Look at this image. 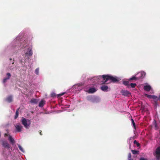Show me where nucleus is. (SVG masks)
I'll return each instance as SVG.
<instances>
[{
    "label": "nucleus",
    "mask_w": 160,
    "mask_h": 160,
    "mask_svg": "<svg viewBox=\"0 0 160 160\" xmlns=\"http://www.w3.org/2000/svg\"><path fill=\"white\" fill-rule=\"evenodd\" d=\"M95 78H96V79H97L99 80L102 79L103 80V81H102L101 84H102L106 83L108 80H110L111 82L113 83L118 82L119 81L116 77L108 75H102V76H99Z\"/></svg>",
    "instance_id": "nucleus-1"
},
{
    "label": "nucleus",
    "mask_w": 160,
    "mask_h": 160,
    "mask_svg": "<svg viewBox=\"0 0 160 160\" xmlns=\"http://www.w3.org/2000/svg\"><path fill=\"white\" fill-rule=\"evenodd\" d=\"M21 122L22 124L27 129H28V128L30 124V121L29 120H28L27 121L26 119L24 118H22L21 120Z\"/></svg>",
    "instance_id": "nucleus-2"
},
{
    "label": "nucleus",
    "mask_w": 160,
    "mask_h": 160,
    "mask_svg": "<svg viewBox=\"0 0 160 160\" xmlns=\"http://www.w3.org/2000/svg\"><path fill=\"white\" fill-rule=\"evenodd\" d=\"M145 75V73L144 72H141L140 73V77H136L135 76H133L131 78H130L129 79V80H138L141 78H143L144 77Z\"/></svg>",
    "instance_id": "nucleus-3"
},
{
    "label": "nucleus",
    "mask_w": 160,
    "mask_h": 160,
    "mask_svg": "<svg viewBox=\"0 0 160 160\" xmlns=\"http://www.w3.org/2000/svg\"><path fill=\"white\" fill-rule=\"evenodd\" d=\"M154 155L157 160H160V146L158 147L156 149Z\"/></svg>",
    "instance_id": "nucleus-4"
},
{
    "label": "nucleus",
    "mask_w": 160,
    "mask_h": 160,
    "mask_svg": "<svg viewBox=\"0 0 160 160\" xmlns=\"http://www.w3.org/2000/svg\"><path fill=\"white\" fill-rule=\"evenodd\" d=\"M83 84L81 83H78L73 86V88H75L77 90H80L82 88Z\"/></svg>",
    "instance_id": "nucleus-5"
},
{
    "label": "nucleus",
    "mask_w": 160,
    "mask_h": 160,
    "mask_svg": "<svg viewBox=\"0 0 160 160\" xmlns=\"http://www.w3.org/2000/svg\"><path fill=\"white\" fill-rule=\"evenodd\" d=\"M122 95L127 97H130L131 95L130 92L127 90H122L121 92Z\"/></svg>",
    "instance_id": "nucleus-6"
},
{
    "label": "nucleus",
    "mask_w": 160,
    "mask_h": 160,
    "mask_svg": "<svg viewBox=\"0 0 160 160\" xmlns=\"http://www.w3.org/2000/svg\"><path fill=\"white\" fill-rule=\"evenodd\" d=\"M15 127L18 132H19L21 131L22 128V126L19 123H17L15 125Z\"/></svg>",
    "instance_id": "nucleus-7"
},
{
    "label": "nucleus",
    "mask_w": 160,
    "mask_h": 160,
    "mask_svg": "<svg viewBox=\"0 0 160 160\" xmlns=\"http://www.w3.org/2000/svg\"><path fill=\"white\" fill-rule=\"evenodd\" d=\"M2 145L3 147L5 148L9 149L10 148V145L8 143L7 141H2Z\"/></svg>",
    "instance_id": "nucleus-8"
},
{
    "label": "nucleus",
    "mask_w": 160,
    "mask_h": 160,
    "mask_svg": "<svg viewBox=\"0 0 160 160\" xmlns=\"http://www.w3.org/2000/svg\"><path fill=\"white\" fill-rule=\"evenodd\" d=\"M32 48H29L28 49V52H26L25 54V58H26L27 56V55L28 54L29 56H31L32 54Z\"/></svg>",
    "instance_id": "nucleus-9"
},
{
    "label": "nucleus",
    "mask_w": 160,
    "mask_h": 160,
    "mask_svg": "<svg viewBox=\"0 0 160 160\" xmlns=\"http://www.w3.org/2000/svg\"><path fill=\"white\" fill-rule=\"evenodd\" d=\"M101 89L103 91L106 92L108 89V86L106 85H103L100 87Z\"/></svg>",
    "instance_id": "nucleus-10"
},
{
    "label": "nucleus",
    "mask_w": 160,
    "mask_h": 160,
    "mask_svg": "<svg viewBox=\"0 0 160 160\" xmlns=\"http://www.w3.org/2000/svg\"><path fill=\"white\" fill-rule=\"evenodd\" d=\"M144 90L147 91H149L151 89V87L149 85H146L143 87Z\"/></svg>",
    "instance_id": "nucleus-11"
},
{
    "label": "nucleus",
    "mask_w": 160,
    "mask_h": 160,
    "mask_svg": "<svg viewBox=\"0 0 160 160\" xmlns=\"http://www.w3.org/2000/svg\"><path fill=\"white\" fill-rule=\"evenodd\" d=\"M8 140L10 141V143L12 144H13L15 143V141L12 137L10 136L9 135Z\"/></svg>",
    "instance_id": "nucleus-12"
},
{
    "label": "nucleus",
    "mask_w": 160,
    "mask_h": 160,
    "mask_svg": "<svg viewBox=\"0 0 160 160\" xmlns=\"http://www.w3.org/2000/svg\"><path fill=\"white\" fill-rule=\"evenodd\" d=\"M6 101L8 102H11L12 101V98L11 96H10L6 99Z\"/></svg>",
    "instance_id": "nucleus-13"
},
{
    "label": "nucleus",
    "mask_w": 160,
    "mask_h": 160,
    "mask_svg": "<svg viewBox=\"0 0 160 160\" xmlns=\"http://www.w3.org/2000/svg\"><path fill=\"white\" fill-rule=\"evenodd\" d=\"M45 104V101L42 100L39 103V106L40 107H43Z\"/></svg>",
    "instance_id": "nucleus-14"
},
{
    "label": "nucleus",
    "mask_w": 160,
    "mask_h": 160,
    "mask_svg": "<svg viewBox=\"0 0 160 160\" xmlns=\"http://www.w3.org/2000/svg\"><path fill=\"white\" fill-rule=\"evenodd\" d=\"M19 109H20V108H18L16 110V113H15V116L14 117L15 119H16L18 117V113H19L18 111H19Z\"/></svg>",
    "instance_id": "nucleus-15"
},
{
    "label": "nucleus",
    "mask_w": 160,
    "mask_h": 160,
    "mask_svg": "<svg viewBox=\"0 0 160 160\" xmlns=\"http://www.w3.org/2000/svg\"><path fill=\"white\" fill-rule=\"evenodd\" d=\"M97 89L94 88H91V93H93L96 92Z\"/></svg>",
    "instance_id": "nucleus-16"
},
{
    "label": "nucleus",
    "mask_w": 160,
    "mask_h": 160,
    "mask_svg": "<svg viewBox=\"0 0 160 160\" xmlns=\"http://www.w3.org/2000/svg\"><path fill=\"white\" fill-rule=\"evenodd\" d=\"M123 83L126 86H128L129 85V83L128 81H124L123 82Z\"/></svg>",
    "instance_id": "nucleus-17"
},
{
    "label": "nucleus",
    "mask_w": 160,
    "mask_h": 160,
    "mask_svg": "<svg viewBox=\"0 0 160 160\" xmlns=\"http://www.w3.org/2000/svg\"><path fill=\"white\" fill-rule=\"evenodd\" d=\"M30 102L31 103H34L36 104L38 103V101L37 99H32L31 100Z\"/></svg>",
    "instance_id": "nucleus-18"
},
{
    "label": "nucleus",
    "mask_w": 160,
    "mask_h": 160,
    "mask_svg": "<svg viewBox=\"0 0 160 160\" xmlns=\"http://www.w3.org/2000/svg\"><path fill=\"white\" fill-rule=\"evenodd\" d=\"M131 151L132 153L134 154H138L139 152V151L135 150H132Z\"/></svg>",
    "instance_id": "nucleus-19"
},
{
    "label": "nucleus",
    "mask_w": 160,
    "mask_h": 160,
    "mask_svg": "<svg viewBox=\"0 0 160 160\" xmlns=\"http://www.w3.org/2000/svg\"><path fill=\"white\" fill-rule=\"evenodd\" d=\"M131 121L133 127L135 129H136L135 123L134 122V120L132 118L131 119Z\"/></svg>",
    "instance_id": "nucleus-20"
},
{
    "label": "nucleus",
    "mask_w": 160,
    "mask_h": 160,
    "mask_svg": "<svg viewBox=\"0 0 160 160\" xmlns=\"http://www.w3.org/2000/svg\"><path fill=\"white\" fill-rule=\"evenodd\" d=\"M18 147L19 149H20V150L22 152H24V150H23V149L22 148V147H21V146L19 144H18Z\"/></svg>",
    "instance_id": "nucleus-21"
},
{
    "label": "nucleus",
    "mask_w": 160,
    "mask_h": 160,
    "mask_svg": "<svg viewBox=\"0 0 160 160\" xmlns=\"http://www.w3.org/2000/svg\"><path fill=\"white\" fill-rule=\"evenodd\" d=\"M133 143L135 144H136L137 147H139L140 145V144L136 140H134L133 142Z\"/></svg>",
    "instance_id": "nucleus-22"
},
{
    "label": "nucleus",
    "mask_w": 160,
    "mask_h": 160,
    "mask_svg": "<svg viewBox=\"0 0 160 160\" xmlns=\"http://www.w3.org/2000/svg\"><path fill=\"white\" fill-rule=\"evenodd\" d=\"M136 86V84L135 83H131L130 84V86L132 88H134Z\"/></svg>",
    "instance_id": "nucleus-23"
},
{
    "label": "nucleus",
    "mask_w": 160,
    "mask_h": 160,
    "mask_svg": "<svg viewBox=\"0 0 160 160\" xmlns=\"http://www.w3.org/2000/svg\"><path fill=\"white\" fill-rule=\"evenodd\" d=\"M157 98H158L156 96H154V95H152V98H153V99H154V102L155 103V101L157 100Z\"/></svg>",
    "instance_id": "nucleus-24"
},
{
    "label": "nucleus",
    "mask_w": 160,
    "mask_h": 160,
    "mask_svg": "<svg viewBox=\"0 0 160 160\" xmlns=\"http://www.w3.org/2000/svg\"><path fill=\"white\" fill-rule=\"evenodd\" d=\"M35 72L36 74H38L39 72V68H36L35 70Z\"/></svg>",
    "instance_id": "nucleus-25"
},
{
    "label": "nucleus",
    "mask_w": 160,
    "mask_h": 160,
    "mask_svg": "<svg viewBox=\"0 0 160 160\" xmlns=\"http://www.w3.org/2000/svg\"><path fill=\"white\" fill-rule=\"evenodd\" d=\"M56 96V94L54 92H52L51 94V97H55Z\"/></svg>",
    "instance_id": "nucleus-26"
},
{
    "label": "nucleus",
    "mask_w": 160,
    "mask_h": 160,
    "mask_svg": "<svg viewBox=\"0 0 160 160\" xmlns=\"http://www.w3.org/2000/svg\"><path fill=\"white\" fill-rule=\"evenodd\" d=\"M8 79H9V78H4L3 80V83H5L6 82V81H7V80Z\"/></svg>",
    "instance_id": "nucleus-27"
},
{
    "label": "nucleus",
    "mask_w": 160,
    "mask_h": 160,
    "mask_svg": "<svg viewBox=\"0 0 160 160\" xmlns=\"http://www.w3.org/2000/svg\"><path fill=\"white\" fill-rule=\"evenodd\" d=\"M131 157H132V155H131V153H129L128 154V159H131Z\"/></svg>",
    "instance_id": "nucleus-28"
},
{
    "label": "nucleus",
    "mask_w": 160,
    "mask_h": 160,
    "mask_svg": "<svg viewBox=\"0 0 160 160\" xmlns=\"http://www.w3.org/2000/svg\"><path fill=\"white\" fill-rule=\"evenodd\" d=\"M146 96L147 98H152V95H148V94H146Z\"/></svg>",
    "instance_id": "nucleus-29"
},
{
    "label": "nucleus",
    "mask_w": 160,
    "mask_h": 160,
    "mask_svg": "<svg viewBox=\"0 0 160 160\" xmlns=\"http://www.w3.org/2000/svg\"><path fill=\"white\" fill-rule=\"evenodd\" d=\"M65 94V93L64 92H63V93H61V94H59L58 95V97H60L62 95H64V94Z\"/></svg>",
    "instance_id": "nucleus-30"
},
{
    "label": "nucleus",
    "mask_w": 160,
    "mask_h": 160,
    "mask_svg": "<svg viewBox=\"0 0 160 160\" xmlns=\"http://www.w3.org/2000/svg\"><path fill=\"white\" fill-rule=\"evenodd\" d=\"M7 75L8 76V77L7 78H9V79L10 78V77H11V74H10V73H7Z\"/></svg>",
    "instance_id": "nucleus-31"
},
{
    "label": "nucleus",
    "mask_w": 160,
    "mask_h": 160,
    "mask_svg": "<svg viewBox=\"0 0 160 160\" xmlns=\"http://www.w3.org/2000/svg\"><path fill=\"white\" fill-rule=\"evenodd\" d=\"M85 91L88 92L89 93H90V87H89L88 91L85 90Z\"/></svg>",
    "instance_id": "nucleus-32"
},
{
    "label": "nucleus",
    "mask_w": 160,
    "mask_h": 160,
    "mask_svg": "<svg viewBox=\"0 0 160 160\" xmlns=\"http://www.w3.org/2000/svg\"><path fill=\"white\" fill-rule=\"evenodd\" d=\"M139 160H147V159L144 158H141Z\"/></svg>",
    "instance_id": "nucleus-33"
},
{
    "label": "nucleus",
    "mask_w": 160,
    "mask_h": 160,
    "mask_svg": "<svg viewBox=\"0 0 160 160\" xmlns=\"http://www.w3.org/2000/svg\"><path fill=\"white\" fill-rule=\"evenodd\" d=\"M4 136L5 137H6L8 136V133H6L4 134Z\"/></svg>",
    "instance_id": "nucleus-34"
},
{
    "label": "nucleus",
    "mask_w": 160,
    "mask_h": 160,
    "mask_svg": "<svg viewBox=\"0 0 160 160\" xmlns=\"http://www.w3.org/2000/svg\"><path fill=\"white\" fill-rule=\"evenodd\" d=\"M42 131L40 130V132H39V133H40V135H42Z\"/></svg>",
    "instance_id": "nucleus-35"
},
{
    "label": "nucleus",
    "mask_w": 160,
    "mask_h": 160,
    "mask_svg": "<svg viewBox=\"0 0 160 160\" xmlns=\"http://www.w3.org/2000/svg\"><path fill=\"white\" fill-rule=\"evenodd\" d=\"M155 127L157 129V125L156 124H155Z\"/></svg>",
    "instance_id": "nucleus-36"
},
{
    "label": "nucleus",
    "mask_w": 160,
    "mask_h": 160,
    "mask_svg": "<svg viewBox=\"0 0 160 160\" xmlns=\"http://www.w3.org/2000/svg\"><path fill=\"white\" fill-rule=\"evenodd\" d=\"M128 160H133V159H128Z\"/></svg>",
    "instance_id": "nucleus-37"
},
{
    "label": "nucleus",
    "mask_w": 160,
    "mask_h": 160,
    "mask_svg": "<svg viewBox=\"0 0 160 160\" xmlns=\"http://www.w3.org/2000/svg\"><path fill=\"white\" fill-rule=\"evenodd\" d=\"M89 98H88V97H87V99L88 100H89Z\"/></svg>",
    "instance_id": "nucleus-38"
},
{
    "label": "nucleus",
    "mask_w": 160,
    "mask_h": 160,
    "mask_svg": "<svg viewBox=\"0 0 160 160\" xmlns=\"http://www.w3.org/2000/svg\"><path fill=\"white\" fill-rule=\"evenodd\" d=\"M10 60H12V58H10Z\"/></svg>",
    "instance_id": "nucleus-39"
},
{
    "label": "nucleus",
    "mask_w": 160,
    "mask_h": 160,
    "mask_svg": "<svg viewBox=\"0 0 160 160\" xmlns=\"http://www.w3.org/2000/svg\"><path fill=\"white\" fill-rule=\"evenodd\" d=\"M28 58V59H29V57H28V58Z\"/></svg>",
    "instance_id": "nucleus-40"
}]
</instances>
